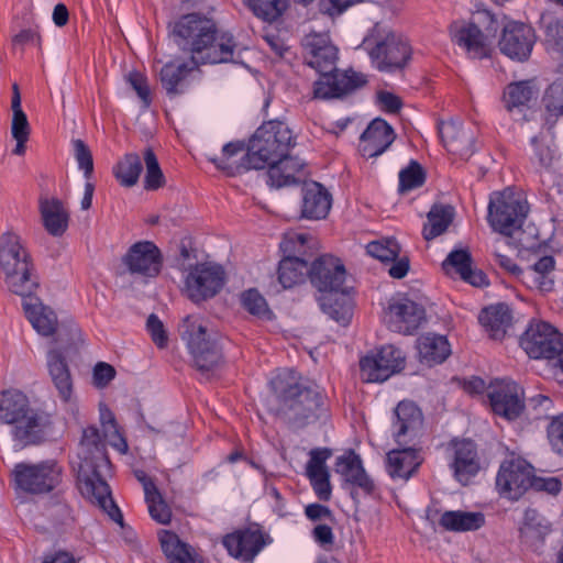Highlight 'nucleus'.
Here are the masks:
<instances>
[{
    "label": "nucleus",
    "mask_w": 563,
    "mask_h": 563,
    "mask_svg": "<svg viewBox=\"0 0 563 563\" xmlns=\"http://www.w3.org/2000/svg\"><path fill=\"white\" fill-rule=\"evenodd\" d=\"M78 463L74 465L78 487L81 494L96 503L111 520L123 527V516L114 503L107 476L111 472V463L107 454L106 442L96 427L82 431L78 448Z\"/></svg>",
    "instance_id": "1"
},
{
    "label": "nucleus",
    "mask_w": 563,
    "mask_h": 563,
    "mask_svg": "<svg viewBox=\"0 0 563 563\" xmlns=\"http://www.w3.org/2000/svg\"><path fill=\"white\" fill-rule=\"evenodd\" d=\"M177 47L189 55L191 64L235 62L236 42L230 33H219L216 23L197 13L183 15L170 33Z\"/></svg>",
    "instance_id": "2"
},
{
    "label": "nucleus",
    "mask_w": 563,
    "mask_h": 563,
    "mask_svg": "<svg viewBox=\"0 0 563 563\" xmlns=\"http://www.w3.org/2000/svg\"><path fill=\"white\" fill-rule=\"evenodd\" d=\"M301 46L305 64L320 75L313 85L314 98H341L366 85L367 79L362 73L336 68L339 49L328 34H308Z\"/></svg>",
    "instance_id": "3"
},
{
    "label": "nucleus",
    "mask_w": 563,
    "mask_h": 563,
    "mask_svg": "<svg viewBox=\"0 0 563 563\" xmlns=\"http://www.w3.org/2000/svg\"><path fill=\"white\" fill-rule=\"evenodd\" d=\"M271 387L280 402L282 416L294 429H302L328 413L323 390L316 384L299 382L294 372L275 376Z\"/></svg>",
    "instance_id": "4"
},
{
    "label": "nucleus",
    "mask_w": 563,
    "mask_h": 563,
    "mask_svg": "<svg viewBox=\"0 0 563 563\" xmlns=\"http://www.w3.org/2000/svg\"><path fill=\"white\" fill-rule=\"evenodd\" d=\"M0 423L12 426V437L21 445L41 443L49 426L48 416L30 406L27 397L18 390L0 395Z\"/></svg>",
    "instance_id": "5"
},
{
    "label": "nucleus",
    "mask_w": 563,
    "mask_h": 563,
    "mask_svg": "<svg viewBox=\"0 0 563 563\" xmlns=\"http://www.w3.org/2000/svg\"><path fill=\"white\" fill-rule=\"evenodd\" d=\"M375 69L395 73L407 67L412 49L407 38L384 22H376L364 36L361 45Z\"/></svg>",
    "instance_id": "6"
},
{
    "label": "nucleus",
    "mask_w": 563,
    "mask_h": 563,
    "mask_svg": "<svg viewBox=\"0 0 563 563\" xmlns=\"http://www.w3.org/2000/svg\"><path fill=\"white\" fill-rule=\"evenodd\" d=\"M292 146L294 136L286 123L278 120L264 122L247 143L246 161L253 169L271 167L285 157Z\"/></svg>",
    "instance_id": "7"
},
{
    "label": "nucleus",
    "mask_w": 563,
    "mask_h": 563,
    "mask_svg": "<svg viewBox=\"0 0 563 563\" xmlns=\"http://www.w3.org/2000/svg\"><path fill=\"white\" fill-rule=\"evenodd\" d=\"M178 332L189 350L194 365L201 373L216 369L222 362V349L218 334L203 324L199 316L185 317L178 327Z\"/></svg>",
    "instance_id": "8"
},
{
    "label": "nucleus",
    "mask_w": 563,
    "mask_h": 563,
    "mask_svg": "<svg viewBox=\"0 0 563 563\" xmlns=\"http://www.w3.org/2000/svg\"><path fill=\"white\" fill-rule=\"evenodd\" d=\"M519 342L529 357L553 362L556 378L563 380V339L554 327L544 321L533 320Z\"/></svg>",
    "instance_id": "9"
},
{
    "label": "nucleus",
    "mask_w": 563,
    "mask_h": 563,
    "mask_svg": "<svg viewBox=\"0 0 563 563\" xmlns=\"http://www.w3.org/2000/svg\"><path fill=\"white\" fill-rule=\"evenodd\" d=\"M529 206L521 197L507 188L495 192L488 205V222L494 231L512 236L527 218Z\"/></svg>",
    "instance_id": "10"
},
{
    "label": "nucleus",
    "mask_w": 563,
    "mask_h": 563,
    "mask_svg": "<svg viewBox=\"0 0 563 563\" xmlns=\"http://www.w3.org/2000/svg\"><path fill=\"white\" fill-rule=\"evenodd\" d=\"M309 236L305 233L285 234L280 249L285 256L279 262L278 280L283 288H291L305 280L309 275V258L306 257V245Z\"/></svg>",
    "instance_id": "11"
},
{
    "label": "nucleus",
    "mask_w": 563,
    "mask_h": 563,
    "mask_svg": "<svg viewBox=\"0 0 563 563\" xmlns=\"http://www.w3.org/2000/svg\"><path fill=\"white\" fill-rule=\"evenodd\" d=\"M13 477L16 488L30 494H44L60 483L62 468L54 461L19 463L13 470Z\"/></svg>",
    "instance_id": "12"
},
{
    "label": "nucleus",
    "mask_w": 563,
    "mask_h": 563,
    "mask_svg": "<svg viewBox=\"0 0 563 563\" xmlns=\"http://www.w3.org/2000/svg\"><path fill=\"white\" fill-rule=\"evenodd\" d=\"M225 283V272L222 266L212 263L196 264L185 279L188 298L199 303L220 292Z\"/></svg>",
    "instance_id": "13"
},
{
    "label": "nucleus",
    "mask_w": 563,
    "mask_h": 563,
    "mask_svg": "<svg viewBox=\"0 0 563 563\" xmlns=\"http://www.w3.org/2000/svg\"><path fill=\"white\" fill-rule=\"evenodd\" d=\"M334 471L349 487L353 500L357 501L360 496L369 497L375 494L376 484L365 471L361 456L354 450H347L336 457Z\"/></svg>",
    "instance_id": "14"
},
{
    "label": "nucleus",
    "mask_w": 563,
    "mask_h": 563,
    "mask_svg": "<svg viewBox=\"0 0 563 563\" xmlns=\"http://www.w3.org/2000/svg\"><path fill=\"white\" fill-rule=\"evenodd\" d=\"M533 471L532 465L523 459L505 461L499 467L496 486L503 496L517 500L531 488Z\"/></svg>",
    "instance_id": "15"
},
{
    "label": "nucleus",
    "mask_w": 563,
    "mask_h": 563,
    "mask_svg": "<svg viewBox=\"0 0 563 563\" xmlns=\"http://www.w3.org/2000/svg\"><path fill=\"white\" fill-rule=\"evenodd\" d=\"M405 366L402 352L394 345L383 346L377 354L360 361L361 375L367 383L385 382Z\"/></svg>",
    "instance_id": "16"
},
{
    "label": "nucleus",
    "mask_w": 563,
    "mask_h": 563,
    "mask_svg": "<svg viewBox=\"0 0 563 563\" xmlns=\"http://www.w3.org/2000/svg\"><path fill=\"white\" fill-rule=\"evenodd\" d=\"M487 396L494 413L509 421L518 419L525 410L523 390L515 382L495 383Z\"/></svg>",
    "instance_id": "17"
},
{
    "label": "nucleus",
    "mask_w": 563,
    "mask_h": 563,
    "mask_svg": "<svg viewBox=\"0 0 563 563\" xmlns=\"http://www.w3.org/2000/svg\"><path fill=\"white\" fill-rule=\"evenodd\" d=\"M426 319L422 306L408 299H391L386 311L388 328L401 334H412Z\"/></svg>",
    "instance_id": "18"
},
{
    "label": "nucleus",
    "mask_w": 563,
    "mask_h": 563,
    "mask_svg": "<svg viewBox=\"0 0 563 563\" xmlns=\"http://www.w3.org/2000/svg\"><path fill=\"white\" fill-rule=\"evenodd\" d=\"M534 41V31L531 26L522 22L509 21L503 27L498 46L500 52L509 58L523 62L530 56Z\"/></svg>",
    "instance_id": "19"
},
{
    "label": "nucleus",
    "mask_w": 563,
    "mask_h": 563,
    "mask_svg": "<svg viewBox=\"0 0 563 563\" xmlns=\"http://www.w3.org/2000/svg\"><path fill=\"white\" fill-rule=\"evenodd\" d=\"M451 451L450 467L454 478L462 485H467L481 470V459L477 446L470 439L452 440L449 446Z\"/></svg>",
    "instance_id": "20"
},
{
    "label": "nucleus",
    "mask_w": 563,
    "mask_h": 563,
    "mask_svg": "<svg viewBox=\"0 0 563 563\" xmlns=\"http://www.w3.org/2000/svg\"><path fill=\"white\" fill-rule=\"evenodd\" d=\"M345 277L346 271L343 263L331 255L316 258L309 268L311 284L323 294L344 288Z\"/></svg>",
    "instance_id": "21"
},
{
    "label": "nucleus",
    "mask_w": 563,
    "mask_h": 563,
    "mask_svg": "<svg viewBox=\"0 0 563 563\" xmlns=\"http://www.w3.org/2000/svg\"><path fill=\"white\" fill-rule=\"evenodd\" d=\"M122 263L131 274L155 277L161 271L162 254L153 242H137L128 250Z\"/></svg>",
    "instance_id": "22"
},
{
    "label": "nucleus",
    "mask_w": 563,
    "mask_h": 563,
    "mask_svg": "<svg viewBox=\"0 0 563 563\" xmlns=\"http://www.w3.org/2000/svg\"><path fill=\"white\" fill-rule=\"evenodd\" d=\"M423 424L420 408L412 401H400L394 410L393 434L398 445L410 444Z\"/></svg>",
    "instance_id": "23"
},
{
    "label": "nucleus",
    "mask_w": 563,
    "mask_h": 563,
    "mask_svg": "<svg viewBox=\"0 0 563 563\" xmlns=\"http://www.w3.org/2000/svg\"><path fill=\"white\" fill-rule=\"evenodd\" d=\"M402 444L386 455V471L393 479L408 481L421 465L423 457L415 442Z\"/></svg>",
    "instance_id": "24"
},
{
    "label": "nucleus",
    "mask_w": 563,
    "mask_h": 563,
    "mask_svg": "<svg viewBox=\"0 0 563 563\" xmlns=\"http://www.w3.org/2000/svg\"><path fill=\"white\" fill-rule=\"evenodd\" d=\"M222 543L230 555L244 562L252 561L266 544L258 529L238 530L225 536Z\"/></svg>",
    "instance_id": "25"
},
{
    "label": "nucleus",
    "mask_w": 563,
    "mask_h": 563,
    "mask_svg": "<svg viewBox=\"0 0 563 563\" xmlns=\"http://www.w3.org/2000/svg\"><path fill=\"white\" fill-rule=\"evenodd\" d=\"M396 134L383 119H374L360 140V152L363 157L373 158L383 154L394 142Z\"/></svg>",
    "instance_id": "26"
},
{
    "label": "nucleus",
    "mask_w": 563,
    "mask_h": 563,
    "mask_svg": "<svg viewBox=\"0 0 563 563\" xmlns=\"http://www.w3.org/2000/svg\"><path fill=\"white\" fill-rule=\"evenodd\" d=\"M451 34L453 41L473 58H483L488 54L489 42L484 38L481 29L476 25L473 19L468 22L457 21L451 25Z\"/></svg>",
    "instance_id": "27"
},
{
    "label": "nucleus",
    "mask_w": 563,
    "mask_h": 563,
    "mask_svg": "<svg viewBox=\"0 0 563 563\" xmlns=\"http://www.w3.org/2000/svg\"><path fill=\"white\" fill-rule=\"evenodd\" d=\"M51 380L63 402H69L74 395V382L69 366L60 349H51L46 355Z\"/></svg>",
    "instance_id": "28"
},
{
    "label": "nucleus",
    "mask_w": 563,
    "mask_h": 563,
    "mask_svg": "<svg viewBox=\"0 0 563 563\" xmlns=\"http://www.w3.org/2000/svg\"><path fill=\"white\" fill-rule=\"evenodd\" d=\"M332 206L331 194L319 183H305L302 187L301 217L309 220L324 219Z\"/></svg>",
    "instance_id": "29"
},
{
    "label": "nucleus",
    "mask_w": 563,
    "mask_h": 563,
    "mask_svg": "<svg viewBox=\"0 0 563 563\" xmlns=\"http://www.w3.org/2000/svg\"><path fill=\"white\" fill-rule=\"evenodd\" d=\"M22 307L37 333L49 336L57 332L56 342H62L56 313L49 307L43 306L37 297L22 300Z\"/></svg>",
    "instance_id": "30"
},
{
    "label": "nucleus",
    "mask_w": 563,
    "mask_h": 563,
    "mask_svg": "<svg viewBox=\"0 0 563 563\" xmlns=\"http://www.w3.org/2000/svg\"><path fill=\"white\" fill-rule=\"evenodd\" d=\"M247 145L244 142H230L222 147L221 155L210 156L209 161L229 176L253 169L246 161Z\"/></svg>",
    "instance_id": "31"
},
{
    "label": "nucleus",
    "mask_w": 563,
    "mask_h": 563,
    "mask_svg": "<svg viewBox=\"0 0 563 563\" xmlns=\"http://www.w3.org/2000/svg\"><path fill=\"white\" fill-rule=\"evenodd\" d=\"M303 167V162L287 154L268 167L267 184L275 188L299 184L305 176Z\"/></svg>",
    "instance_id": "32"
},
{
    "label": "nucleus",
    "mask_w": 563,
    "mask_h": 563,
    "mask_svg": "<svg viewBox=\"0 0 563 563\" xmlns=\"http://www.w3.org/2000/svg\"><path fill=\"white\" fill-rule=\"evenodd\" d=\"M439 133L449 152L461 157H468L474 153L473 135L459 121L441 122Z\"/></svg>",
    "instance_id": "33"
},
{
    "label": "nucleus",
    "mask_w": 563,
    "mask_h": 563,
    "mask_svg": "<svg viewBox=\"0 0 563 563\" xmlns=\"http://www.w3.org/2000/svg\"><path fill=\"white\" fill-rule=\"evenodd\" d=\"M478 320L492 339L500 341L512 324V312L507 303L500 302L484 308Z\"/></svg>",
    "instance_id": "34"
},
{
    "label": "nucleus",
    "mask_w": 563,
    "mask_h": 563,
    "mask_svg": "<svg viewBox=\"0 0 563 563\" xmlns=\"http://www.w3.org/2000/svg\"><path fill=\"white\" fill-rule=\"evenodd\" d=\"M40 213L45 230L52 236H62L69 222V213L63 202L57 198H41Z\"/></svg>",
    "instance_id": "35"
},
{
    "label": "nucleus",
    "mask_w": 563,
    "mask_h": 563,
    "mask_svg": "<svg viewBox=\"0 0 563 563\" xmlns=\"http://www.w3.org/2000/svg\"><path fill=\"white\" fill-rule=\"evenodd\" d=\"M321 310L341 325H347L353 316V300L347 289L334 290L319 297Z\"/></svg>",
    "instance_id": "36"
},
{
    "label": "nucleus",
    "mask_w": 563,
    "mask_h": 563,
    "mask_svg": "<svg viewBox=\"0 0 563 563\" xmlns=\"http://www.w3.org/2000/svg\"><path fill=\"white\" fill-rule=\"evenodd\" d=\"M30 264H32L30 255L22 245L21 239L14 233L3 234L0 245V265L3 273H14Z\"/></svg>",
    "instance_id": "37"
},
{
    "label": "nucleus",
    "mask_w": 563,
    "mask_h": 563,
    "mask_svg": "<svg viewBox=\"0 0 563 563\" xmlns=\"http://www.w3.org/2000/svg\"><path fill=\"white\" fill-rule=\"evenodd\" d=\"M420 361L429 366L444 362L451 354L446 338L439 334L427 333L417 341Z\"/></svg>",
    "instance_id": "38"
},
{
    "label": "nucleus",
    "mask_w": 563,
    "mask_h": 563,
    "mask_svg": "<svg viewBox=\"0 0 563 563\" xmlns=\"http://www.w3.org/2000/svg\"><path fill=\"white\" fill-rule=\"evenodd\" d=\"M439 525L446 531H476L485 525V516L481 511L446 510L441 515Z\"/></svg>",
    "instance_id": "39"
},
{
    "label": "nucleus",
    "mask_w": 563,
    "mask_h": 563,
    "mask_svg": "<svg viewBox=\"0 0 563 563\" xmlns=\"http://www.w3.org/2000/svg\"><path fill=\"white\" fill-rule=\"evenodd\" d=\"M538 97V91L529 80L511 82L504 91L505 108L509 112L514 110L522 111L523 108H529L530 103Z\"/></svg>",
    "instance_id": "40"
},
{
    "label": "nucleus",
    "mask_w": 563,
    "mask_h": 563,
    "mask_svg": "<svg viewBox=\"0 0 563 563\" xmlns=\"http://www.w3.org/2000/svg\"><path fill=\"white\" fill-rule=\"evenodd\" d=\"M5 283L9 289L25 299L35 298L33 295L40 286L38 278L34 274L33 265H26L14 273H5Z\"/></svg>",
    "instance_id": "41"
},
{
    "label": "nucleus",
    "mask_w": 563,
    "mask_h": 563,
    "mask_svg": "<svg viewBox=\"0 0 563 563\" xmlns=\"http://www.w3.org/2000/svg\"><path fill=\"white\" fill-rule=\"evenodd\" d=\"M427 218L428 223L423 227L422 235L430 241L448 230L454 218V208L449 205H433Z\"/></svg>",
    "instance_id": "42"
},
{
    "label": "nucleus",
    "mask_w": 563,
    "mask_h": 563,
    "mask_svg": "<svg viewBox=\"0 0 563 563\" xmlns=\"http://www.w3.org/2000/svg\"><path fill=\"white\" fill-rule=\"evenodd\" d=\"M143 170L141 157L135 153H128L113 166V175L123 187H133L137 184Z\"/></svg>",
    "instance_id": "43"
},
{
    "label": "nucleus",
    "mask_w": 563,
    "mask_h": 563,
    "mask_svg": "<svg viewBox=\"0 0 563 563\" xmlns=\"http://www.w3.org/2000/svg\"><path fill=\"white\" fill-rule=\"evenodd\" d=\"M196 66H188L185 62H170L165 64L159 73L163 87L169 96H176L183 92L180 89L181 81Z\"/></svg>",
    "instance_id": "44"
},
{
    "label": "nucleus",
    "mask_w": 563,
    "mask_h": 563,
    "mask_svg": "<svg viewBox=\"0 0 563 563\" xmlns=\"http://www.w3.org/2000/svg\"><path fill=\"white\" fill-rule=\"evenodd\" d=\"M159 540L163 552L169 560V563H196L189 547L181 542L174 532L164 531Z\"/></svg>",
    "instance_id": "45"
},
{
    "label": "nucleus",
    "mask_w": 563,
    "mask_h": 563,
    "mask_svg": "<svg viewBox=\"0 0 563 563\" xmlns=\"http://www.w3.org/2000/svg\"><path fill=\"white\" fill-rule=\"evenodd\" d=\"M247 2L256 16L273 22L283 15L289 0H247Z\"/></svg>",
    "instance_id": "46"
},
{
    "label": "nucleus",
    "mask_w": 563,
    "mask_h": 563,
    "mask_svg": "<svg viewBox=\"0 0 563 563\" xmlns=\"http://www.w3.org/2000/svg\"><path fill=\"white\" fill-rule=\"evenodd\" d=\"M143 158L146 167L144 188L147 190L158 189L165 184V177L154 151L151 147L145 148Z\"/></svg>",
    "instance_id": "47"
},
{
    "label": "nucleus",
    "mask_w": 563,
    "mask_h": 563,
    "mask_svg": "<svg viewBox=\"0 0 563 563\" xmlns=\"http://www.w3.org/2000/svg\"><path fill=\"white\" fill-rule=\"evenodd\" d=\"M366 252L382 262H390L399 257L400 245L395 239L374 241L366 245Z\"/></svg>",
    "instance_id": "48"
},
{
    "label": "nucleus",
    "mask_w": 563,
    "mask_h": 563,
    "mask_svg": "<svg viewBox=\"0 0 563 563\" xmlns=\"http://www.w3.org/2000/svg\"><path fill=\"white\" fill-rule=\"evenodd\" d=\"M472 266V256L466 250H454L442 263L443 271L451 275L453 273L462 277L464 274L470 273Z\"/></svg>",
    "instance_id": "49"
},
{
    "label": "nucleus",
    "mask_w": 563,
    "mask_h": 563,
    "mask_svg": "<svg viewBox=\"0 0 563 563\" xmlns=\"http://www.w3.org/2000/svg\"><path fill=\"white\" fill-rule=\"evenodd\" d=\"M426 180L422 167L415 161L399 173V192H407L421 187Z\"/></svg>",
    "instance_id": "50"
},
{
    "label": "nucleus",
    "mask_w": 563,
    "mask_h": 563,
    "mask_svg": "<svg viewBox=\"0 0 563 563\" xmlns=\"http://www.w3.org/2000/svg\"><path fill=\"white\" fill-rule=\"evenodd\" d=\"M531 143L533 145V163H537L541 169L552 170L554 168L555 163V151L551 148V146L544 142L543 139L539 136H534L531 139Z\"/></svg>",
    "instance_id": "51"
},
{
    "label": "nucleus",
    "mask_w": 563,
    "mask_h": 563,
    "mask_svg": "<svg viewBox=\"0 0 563 563\" xmlns=\"http://www.w3.org/2000/svg\"><path fill=\"white\" fill-rule=\"evenodd\" d=\"M542 101L551 115H563V80L551 84L545 90Z\"/></svg>",
    "instance_id": "52"
},
{
    "label": "nucleus",
    "mask_w": 563,
    "mask_h": 563,
    "mask_svg": "<svg viewBox=\"0 0 563 563\" xmlns=\"http://www.w3.org/2000/svg\"><path fill=\"white\" fill-rule=\"evenodd\" d=\"M550 532V526L545 519L536 510L527 509L525 512V522L521 528V533L525 536L537 534L538 538H543Z\"/></svg>",
    "instance_id": "53"
},
{
    "label": "nucleus",
    "mask_w": 563,
    "mask_h": 563,
    "mask_svg": "<svg viewBox=\"0 0 563 563\" xmlns=\"http://www.w3.org/2000/svg\"><path fill=\"white\" fill-rule=\"evenodd\" d=\"M74 156L78 163V167L84 172V175L89 179L93 173V159L91 151L82 140L71 141Z\"/></svg>",
    "instance_id": "54"
},
{
    "label": "nucleus",
    "mask_w": 563,
    "mask_h": 563,
    "mask_svg": "<svg viewBox=\"0 0 563 563\" xmlns=\"http://www.w3.org/2000/svg\"><path fill=\"white\" fill-rule=\"evenodd\" d=\"M242 305L250 313L263 317L269 312L265 298L256 290L249 289L242 295Z\"/></svg>",
    "instance_id": "55"
},
{
    "label": "nucleus",
    "mask_w": 563,
    "mask_h": 563,
    "mask_svg": "<svg viewBox=\"0 0 563 563\" xmlns=\"http://www.w3.org/2000/svg\"><path fill=\"white\" fill-rule=\"evenodd\" d=\"M547 435L553 452L563 456V413L552 417Z\"/></svg>",
    "instance_id": "56"
},
{
    "label": "nucleus",
    "mask_w": 563,
    "mask_h": 563,
    "mask_svg": "<svg viewBox=\"0 0 563 563\" xmlns=\"http://www.w3.org/2000/svg\"><path fill=\"white\" fill-rule=\"evenodd\" d=\"M472 19L478 29H481V33L484 35V38H487L490 43V40L496 36L499 29V23L496 18L489 11L483 10L474 13Z\"/></svg>",
    "instance_id": "57"
},
{
    "label": "nucleus",
    "mask_w": 563,
    "mask_h": 563,
    "mask_svg": "<svg viewBox=\"0 0 563 563\" xmlns=\"http://www.w3.org/2000/svg\"><path fill=\"white\" fill-rule=\"evenodd\" d=\"M145 500L148 505L150 515L155 521L162 525H167L170 521V509L163 500L158 490L157 496H147Z\"/></svg>",
    "instance_id": "58"
},
{
    "label": "nucleus",
    "mask_w": 563,
    "mask_h": 563,
    "mask_svg": "<svg viewBox=\"0 0 563 563\" xmlns=\"http://www.w3.org/2000/svg\"><path fill=\"white\" fill-rule=\"evenodd\" d=\"M312 486V489L318 497V499L322 501H328L332 496V486L330 483V473L329 472H320L307 475Z\"/></svg>",
    "instance_id": "59"
},
{
    "label": "nucleus",
    "mask_w": 563,
    "mask_h": 563,
    "mask_svg": "<svg viewBox=\"0 0 563 563\" xmlns=\"http://www.w3.org/2000/svg\"><path fill=\"white\" fill-rule=\"evenodd\" d=\"M309 455L310 459L306 465V475L329 472L325 462L332 455L330 449H313L310 451Z\"/></svg>",
    "instance_id": "60"
},
{
    "label": "nucleus",
    "mask_w": 563,
    "mask_h": 563,
    "mask_svg": "<svg viewBox=\"0 0 563 563\" xmlns=\"http://www.w3.org/2000/svg\"><path fill=\"white\" fill-rule=\"evenodd\" d=\"M545 42L553 49L563 53V22L558 19H550L545 23Z\"/></svg>",
    "instance_id": "61"
},
{
    "label": "nucleus",
    "mask_w": 563,
    "mask_h": 563,
    "mask_svg": "<svg viewBox=\"0 0 563 563\" xmlns=\"http://www.w3.org/2000/svg\"><path fill=\"white\" fill-rule=\"evenodd\" d=\"M365 0H318V9L329 16L342 14L350 7L362 3Z\"/></svg>",
    "instance_id": "62"
},
{
    "label": "nucleus",
    "mask_w": 563,
    "mask_h": 563,
    "mask_svg": "<svg viewBox=\"0 0 563 563\" xmlns=\"http://www.w3.org/2000/svg\"><path fill=\"white\" fill-rule=\"evenodd\" d=\"M147 331L157 347L163 349L167 345V334L163 322L154 313L150 314L146 321Z\"/></svg>",
    "instance_id": "63"
},
{
    "label": "nucleus",
    "mask_w": 563,
    "mask_h": 563,
    "mask_svg": "<svg viewBox=\"0 0 563 563\" xmlns=\"http://www.w3.org/2000/svg\"><path fill=\"white\" fill-rule=\"evenodd\" d=\"M531 488L556 496L562 489V482L558 477H541L533 474Z\"/></svg>",
    "instance_id": "64"
}]
</instances>
